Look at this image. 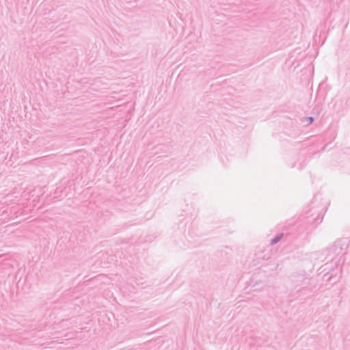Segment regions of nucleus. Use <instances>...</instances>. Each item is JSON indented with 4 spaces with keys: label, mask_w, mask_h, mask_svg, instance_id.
Returning <instances> with one entry per match:
<instances>
[{
    "label": "nucleus",
    "mask_w": 350,
    "mask_h": 350,
    "mask_svg": "<svg viewBox=\"0 0 350 350\" xmlns=\"http://www.w3.org/2000/svg\"><path fill=\"white\" fill-rule=\"evenodd\" d=\"M308 120L309 123H312L313 122V118L310 117V118H308Z\"/></svg>",
    "instance_id": "nucleus-1"
}]
</instances>
